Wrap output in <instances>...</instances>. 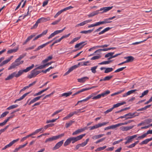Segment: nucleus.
Segmentation results:
<instances>
[{"label": "nucleus", "mask_w": 152, "mask_h": 152, "mask_svg": "<svg viewBox=\"0 0 152 152\" xmlns=\"http://www.w3.org/2000/svg\"><path fill=\"white\" fill-rule=\"evenodd\" d=\"M23 62V61H20L18 59H16L14 62L12 63L10 66L8 68L9 70L14 69L16 66H19L21 64H22Z\"/></svg>", "instance_id": "obj_1"}, {"label": "nucleus", "mask_w": 152, "mask_h": 152, "mask_svg": "<svg viewBox=\"0 0 152 152\" xmlns=\"http://www.w3.org/2000/svg\"><path fill=\"white\" fill-rule=\"evenodd\" d=\"M86 135V134H83L79 135L76 137H70V139L72 143H74L75 142L81 140Z\"/></svg>", "instance_id": "obj_2"}, {"label": "nucleus", "mask_w": 152, "mask_h": 152, "mask_svg": "<svg viewBox=\"0 0 152 152\" xmlns=\"http://www.w3.org/2000/svg\"><path fill=\"white\" fill-rule=\"evenodd\" d=\"M108 122H104L102 123H99L98 124H96L92 126H90L89 127L90 130L94 129L101 127L105 126L108 123Z\"/></svg>", "instance_id": "obj_3"}, {"label": "nucleus", "mask_w": 152, "mask_h": 152, "mask_svg": "<svg viewBox=\"0 0 152 152\" xmlns=\"http://www.w3.org/2000/svg\"><path fill=\"white\" fill-rule=\"evenodd\" d=\"M36 69H35L34 70H32L30 74H29L28 76V77L29 78H31L33 77H36L37 75L40 73L41 72L39 71H37L36 70Z\"/></svg>", "instance_id": "obj_4"}, {"label": "nucleus", "mask_w": 152, "mask_h": 152, "mask_svg": "<svg viewBox=\"0 0 152 152\" xmlns=\"http://www.w3.org/2000/svg\"><path fill=\"white\" fill-rule=\"evenodd\" d=\"M80 64L81 63H80V62L77 65H74L71 66L69 69L68 71L65 73L64 75H68L73 70L75 69H76L77 68L79 67V66L80 65Z\"/></svg>", "instance_id": "obj_5"}, {"label": "nucleus", "mask_w": 152, "mask_h": 152, "mask_svg": "<svg viewBox=\"0 0 152 152\" xmlns=\"http://www.w3.org/2000/svg\"><path fill=\"white\" fill-rule=\"evenodd\" d=\"M92 21L91 20H85L80 23L77 24L76 26L75 27H78L80 26H83L86 24L90 23Z\"/></svg>", "instance_id": "obj_6"}, {"label": "nucleus", "mask_w": 152, "mask_h": 152, "mask_svg": "<svg viewBox=\"0 0 152 152\" xmlns=\"http://www.w3.org/2000/svg\"><path fill=\"white\" fill-rule=\"evenodd\" d=\"M64 140H62L56 143L55 146L53 148V150H54L59 148L63 144L64 142Z\"/></svg>", "instance_id": "obj_7"}, {"label": "nucleus", "mask_w": 152, "mask_h": 152, "mask_svg": "<svg viewBox=\"0 0 152 152\" xmlns=\"http://www.w3.org/2000/svg\"><path fill=\"white\" fill-rule=\"evenodd\" d=\"M113 6L105 7L101 8L99 10L100 11H103L102 12V13H103L106 12L109 10H111L113 8Z\"/></svg>", "instance_id": "obj_8"}, {"label": "nucleus", "mask_w": 152, "mask_h": 152, "mask_svg": "<svg viewBox=\"0 0 152 152\" xmlns=\"http://www.w3.org/2000/svg\"><path fill=\"white\" fill-rule=\"evenodd\" d=\"M133 127V126H121L120 128V129L123 131H126L131 129Z\"/></svg>", "instance_id": "obj_9"}, {"label": "nucleus", "mask_w": 152, "mask_h": 152, "mask_svg": "<svg viewBox=\"0 0 152 152\" xmlns=\"http://www.w3.org/2000/svg\"><path fill=\"white\" fill-rule=\"evenodd\" d=\"M85 42H82L79 43L75 45V48H81L86 44V43H85Z\"/></svg>", "instance_id": "obj_10"}, {"label": "nucleus", "mask_w": 152, "mask_h": 152, "mask_svg": "<svg viewBox=\"0 0 152 152\" xmlns=\"http://www.w3.org/2000/svg\"><path fill=\"white\" fill-rule=\"evenodd\" d=\"M43 96V95L34 98L31 101L28 103V104L30 105L31 104L35 102L38 101L41 97H42Z\"/></svg>", "instance_id": "obj_11"}, {"label": "nucleus", "mask_w": 152, "mask_h": 152, "mask_svg": "<svg viewBox=\"0 0 152 152\" xmlns=\"http://www.w3.org/2000/svg\"><path fill=\"white\" fill-rule=\"evenodd\" d=\"M36 34L34 33L32 34V35H31L30 36H29L26 39V41L23 43V45H25L26 44L27 42L29 41L30 40H31L33 37L35 36L36 35Z\"/></svg>", "instance_id": "obj_12"}, {"label": "nucleus", "mask_w": 152, "mask_h": 152, "mask_svg": "<svg viewBox=\"0 0 152 152\" xmlns=\"http://www.w3.org/2000/svg\"><path fill=\"white\" fill-rule=\"evenodd\" d=\"M94 95V93H93L90 95H89L85 99H83L82 100L79 101L78 102V103H79L80 102H85L86 101L88 100H89L90 98L91 97H93Z\"/></svg>", "instance_id": "obj_13"}, {"label": "nucleus", "mask_w": 152, "mask_h": 152, "mask_svg": "<svg viewBox=\"0 0 152 152\" xmlns=\"http://www.w3.org/2000/svg\"><path fill=\"white\" fill-rule=\"evenodd\" d=\"M89 78L87 77H84L80 78H78L77 79L78 82L80 83L85 82Z\"/></svg>", "instance_id": "obj_14"}, {"label": "nucleus", "mask_w": 152, "mask_h": 152, "mask_svg": "<svg viewBox=\"0 0 152 152\" xmlns=\"http://www.w3.org/2000/svg\"><path fill=\"white\" fill-rule=\"evenodd\" d=\"M99 10H97L96 11H93L90 14L88 15V17H91L93 16H94L96 15H97L99 14Z\"/></svg>", "instance_id": "obj_15"}, {"label": "nucleus", "mask_w": 152, "mask_h": 152, "mask_svg": "<svg viewBox=\"0 0 152 152\" xmlns=\"http://www.w3.org/2000/svg\"><path fill=\"white\" fill-rule=\"evenodd\" d=\"M135 113H129L128 114H126V119L132 118L135 117L136 115H134Z\"/></svg>", "instance_id": "obj_16"}, {"label": "nucleus", "mask_w": 152, "mask_h": 152, "mask_svg": "<svg viewBox=\"0 0 152 152\" xmlns=\"http://www.w3.org/2000/svg\"><path fill=\"white\" fill-rule=\"evenodd\" d=\"M152 140V137L150 138L147 139L142 141L140 143V145H145L147 144L149 141Z\"/></svg>", "instance_id": "obj_17"}, {"label": "nucleus", "mask_w": 152, "mask_h": 152, "mask_svg": "<svg viewBox=\"0 0 152 152\" xmlns=\"http://www.w3.org/2000/svg\"><path fill=\"white\" fill-rule=\"evenodd\" d=\"M29 92H28L24 94L22 96L20 97L19 98L16 99L14 103H16L18 101H20L23 99L28 94H29Z\"/></svg>", "instance_id": "obj_18"}, {"label": "nucleus", "mask_w": 152, "mask_h": 152, "mask_svg": "<svg viewBox=\"0 0 152 152\" xmlns=\"http://www.w3.org/2000/svg\"><path fill=\"white\" fill-rule=\"evenodd\" d=\"M91 88H83V89H81L80 90V91H77L74 94H73V96L75 95H76L77 94H78L81 92H83L85 91H86L89 90V89H90Z\"/></svg>", "instance_id": "obj_19"}, {"label": "nucleus", "mask_w": 152, "mask_h": 152, "mask_svg": "<svg viewBox=\"0 0 152 152\" xmlns=\"http://www.w3.org/2000/svg\"><path fill=\"white\" fill-rule=\"evenodd\" d=\"M56 136H53L52 137L47 139L45 141V142H51L53 141L56 140Z\"/></svg>", "instance_id": "obj_20"}, {"label": "nucleus", "mask_w": 152, "mask_h": 152, "mask_svg": "<svg viewBox=\"0 0 152 152\" xmlns=\"http://www.w3.org/2000/svg\"><path fill=\"white\" fill-rule=\"evenodd\" d=\"M126 104V102H121L115 104H114L113 105V108L114 109L115 108L117 107H119L120 106L123 105L124 104Z\"/></svg>", "instance_id": "obj_21"}, {"label": "nucleus", "mask_w": 152, "mask_h": 152, "mask_svg": "<svg viewBox=\"0 0 152 152\" xmlns=\"http://www.w3.org/2000/svg\"><path fill=\"white\" fill-rule=\"evenodd\" d=\"M124 58L127 59L126 60L127 63L133 61L134 60V58L132 56H129L124 57Z\"/></svg>", "instance_id": "obj_22"}, {"label": "nucleus", "mask_w": 152, "mask_h": 152, "mask_svg": "<svg viewBox=\"0 0 152 152\" xmlns=\"http://www.w3.org/2000/svg\"><path fill=\"white\" fill-rule=\"evenodd\" d=\"M15 73L14 72L11 74L10 75H9L7 77L5 78V80H7L11 79L14 77H15Z\"/></svg>", "instance_id": "obj_23"}, {"label": "nucleus", "mask_w": 152, "mask_h": 152, "mask_svg": "<svg viewBox=\"0 0 152 152\" xmlns=\"http://www.w3.org/2000/svg\"><path fill=\"white\" fill-rule=\"evenodd\" d=\"M14 72L15 73V77H18L20 76L24 72L23 70H19L17 73L16 72Z\"/></svg>", "instance_id": "obj_24"}, {"label": "nucleus", "mask_w": 152, "mask_h": 152, "mask_svg": "<svg viewBox=\"0 0 152 152\" xmlns=\"http://www.w3.org/2000/svg\"><path fill=\"white\" fill-rule=\"evenodd\" d=\"M39 20L40 22H46L50 20V18L49 17H47V18L42 17L39 19Z\"/></svg>", "instance_id": "obj_25"}, {"label": "nucleus", "mask_w": 152, "mask_h": 152, "mask_svg": "<svg viewBox=\"0 0 152 152\" xmlns=\"http://www.w3.org/2000/svg\"><path fill=\"white\" fill-rule=\"evenodd\" d=\"M126 139H127L126 141L125 142V144H127L128 143L131 142L132 141V139L130 136L127 137L126 138Z\"/></svg>", "instance_id": "obj_26"}, {"label": "nucleus", "mask_w": 152, "mask_h": 152, "mask_svg": "<svg viewBox=\"0 0 152 152\" xmlns=\"http://www.w3.org/2000/svg\"><path fill=\"white\" fill-rule=\"evenodd\" d=\"M18 49V47H17L16 48L9 50L7 51V53L10 54L16 52L17 51Z\"/></svg>", "instance_id": "obj_27"}, {"label": "nucleus", "mask_w": 152, "mask_h": 152, "mask_svg": "<svg viewBox=\"0 0 152 152\" xmlns=\"http://www.w3.org/2000/svg\"><path fill=\"white\" fill-rule=\"evenodd\" d=\"M104 135H105V134H99L98 135H95V136H93L92 137V138L94 140H96V139H98V138H99L103 137V136H104Z\"/></svg>", "instance_id": "obj_28"}, {"label": "nucleus", "mask_w": 152, "mask_h": 152, "mask_svg": "<svg viewBox=\"0 0 152 152\" xmlns=\"http://www.w3.org/2000/svg\"><path fill=\"white\" fill-rule=\"evenodd\" d=\"M34 66V65L32 64L31 66L28 67L26 68V69L23 70L24 72H26L32 69Z\"/></svg>", "instance_id": "obj_29"}, {"label": "nucleus", "mask_w": 152, "mask_h": 152, "mask_svg": "<svg viewBox=\"0 0 152 152\" xmlns=\"http://www.w3.org/2000/svg\"><path fill=\"white\" fill-rule=\"evenodd\" d=\"M110 27H107L105 29H104L103 30L101 31V32H99V35H100L102 34H103L105 32L107 31H109L110 29Z\"/></svg>", "instance_id": "obj_30"}, {"label": "nucleus", "mask_w": 152, "mask_h": 152, "mask_svg": "<svg viewBox=\"0 0 152 152\" xmlns=\"http://www.w3.org/2000/svg\"><path fill=\"white\" fill-rule=\"evenodd\" d=\"M82 132H82L81 129H78L77 130H76L74 132H73L72 134V135H76L77 134H79V133H80Z\"/></svg>", "instance_id": "obj_31"}, {"label": "nucleus", "mask_w": 152, "mask_h": 152, "mask_svg": "<svg viewBox=\"0 0 152 152\" xmlns=\"http://www.w3.org/2000/svg\"><path fill=\"white\" fill-rule=\"evenodd\" d=\"M71 140L70 137L67 139L64 144V146H66L68 145L71 142Z\"/></svg>", "instance_id": "obj_32"}, {"label": "nucleus", "mask_w": 152, "mask_h": 152, "mask_svg": "<svg viewBox=\"0 0 152 152\" xmlns=\"http://www.w3.org/2000/svg\"><path fill=\"white\" fill-rule=\"evenodd\" d=\"M81 37H75L69 43V44H73L74 42H76Z\"/></svg>", "instance_id": "obj_33"}, {"label": "nucleus", "mask_w": 152, "mask_h": 152, "mask_svg": "<svg viewBox=\"0 0 152 152\" xmlns=\"http://www.w3.org/2000/svg\"><path fill=\"white\" fill-rule=\"evenodd\" d=\"M113 70V68L112 67L107 68H106L104 72L105 73H107L112 72Z\"/></svg>", "instance_id": "obj_34"}, {"label": "nucleus", "mask_w": 152, "mask_h": 152, "mask_svg": "<svg viewBox=\"0 0 152 152\" xmlns=\"http://www.w3.org/2000/svg\"><path fill=\"white\" fill-rule=\"evenodd\" d=\"M18 106L17 104H14L10 106L9 107L7 108V110H10L17 107Z\"/></svg>", "instance_id": "obj_35"}, {"label": "nucleus", "mask_w": 152, "mask_h": 152, "mask_svg": "<svg viewBox=\"0 0 152 152\" xmlns=\"http://www.w3.org/2000/svg\"><path fill=\"white\" fill-rule=\"evenodd\" d=\"M93 30V29H90L87 31H82L80 32V33L87 34L88 33H90Z\"/></svg>", "instance_id": "obj_36"}, {"label": "nucleus", "mask_w": 152, "mask_h": 152, "mask_svg": "<svg viewBox=\"0 0 152 152\" xmlns=\"http://www.w3.org/2000/svg\"><path fill=\"white\" fill-rule=\"evenodd\" d=\"M74 122V121H73L71 120L68 123H66L65 124L66 127V128H68L69 126H71Z\"/></svg>", "instance_id": "obj_37"}, {"label": "nucleus", "mask_w": 152, "mask_h": 152, "mask_svg": "<svg viewBox=\"0 0 152 152\" xmlns=\"http://www.w3.org/2000/svg\"><path fill=\"white\" fill-rule=\"evenodd\" d=\"M147 134H148L146 132L142 135L141 136L138 137L136 139L137 140L142 139L145 137Z\"/></svg>", "instance_id": "obj_38"}, {"label": "nucleus", "mask_w": 152, "mask_h": 152, "mask_svg": "<svg viewBox=\"0 0 152 152\" xmlns=\"http://www.w3.org/2000/svg\"><path fill=\"white\" fill-rule=\"evenodd\" d=\"M111 61H104L101 63H98L99 65H103L107 64H109L111 62Z\"/></svg>", "instance_id": "obj_39"}, {"label": "nucleus", "mask_w": 152, "mask_h": 152, "mask_svg": "<svg viewBox=\"0 0 152 152\" xmlns=\"http://www.w3.org/2000/svg\"><path fill=\"white\" fill-rule=\"evenodd\" d=\"M138 141L135 142L134 143L130 145L127 146V148H132L134 147L135 145H137L138 142Z\"/></svg>", "instance_id": "obj_40"}, {"label": "nucleus", "mask_w": 152, "mask_h": 152, "mask_svg": "<svg viewBox=\"0 0 152 152\" xmlns=\"http://www.w3.org/2000/svg\"><path fill=\"white\" fill-rule=\"evenodd\" d=\"M110 93V91L109 90H107V91H106L105 92H103L100 94L101 96H102V97H104L105 96L109 94Z\"/></svg>", "instance_id": "obj_41"}, {"label": "nucleus", "mask_w": 152, "mask_h": 152, "mask_svg": "<svg viewBox=\"0 0 152 152\" xmlns=\"http://www.w3.org/2000/svg\"><path fill=\"white\" fill-rule=\"evenodd\" d=\"M110 93V91L109 90H107V91H106L105 92H103L100 94L101 96H102V97H104L105 96L109 94Z\"/></svg>", "instance_id": "obj_42"}, {"label": "nucleus", "mask_w": 152, "mask_h": 152, "mask_svg": "<svg viewBox=\"0 0 152 152\" xmlns=\"http://www.w3.org/2000/svg\"><path fill=\"white\" fill-rule=\"evenodd\" d=\"M149 91L148 90H146L143 92L141 95L140 96V97L142 98L144 96L146 95L148 93Z\"/></svg>", "instance_id": "obj_43"}, {"label": "nucleus", "mask_w": 152, "mask_h": 152, "mask_svg": "<svg viewBox=\"0 0 152 152\" xmlns=\"http://www.w3.org/2000/svg\"><path fill=\"white\" fill-rule=\"evenodd\" d=\"M97 67V66L92 67L91 69V72L94 73H96V69Z\"/></svg>", "instance_id": "obj_44"}, {"label": "nucleus", "mask_w": 152, "mask_h": 152, "mask_svg": "<svg viewBox=\"0 0 152 152\" xmlns=\"http://www.w3.org/2000/svg\"><path fill=\"white\" fill-rule=\"evenodd\" d=\"M45 46H46V45H45V43H44V44H42V45H41L39 46H38V47L36 49H35L34 50V51H37L39 50L40 49H42V48H43Z\"/></svg>", "instance_id": "obj_45"}, {"label": "nucleus", "mask_w": 152, "mask_h": 152, "mask_svg": "<svg viewBox=\"0 0 152 152\" xmlns=\"http://www.w3.org/2000/svg\"><path fill=\"white\" fill-rule=\"evenodd\" d=\"M72 94V92H69L68 93H64L61 94V96H65L67 97L71 95Z\"/></svg>", "instance_id": "obj_46"}, {"label": "nucleus", "mask_w": 152, "mask_h": 152, "mask_svg": "<svg viewBox=\"0 0 152 152\" xmlns=\"http://www.w3.org/2000/svg\"><path fill=\"white\" fill-rule=\"evenodd\" d=\"M120 126L119 123L110 126V128L111 129H114L116 128L117 127Z\"/></svg>", "instance_id": "obj_47"}, {"label": "nucleus", "mask_w": 152, "mask_h": 152, "mask_svg": "<svg viewBox=\"0 0 152 152\" xmlns=\"http://www.w3.org/2000/svg\"><path fill=\"white\" fill-rule=\"evenodd\" d=\"M110 18L105 19L104 20V24L110 23L112 22Z\"/></svg>", "instance_id": "obj_48"}, {"label": "nucleus", "mask_w": 152, "mask_h": 152, "mask_svg": "<svg viewBox=\"0 0 152 152\" xmlns=\"http://www.w3.org/2000/svg\"><path fill=\"white\" fill-rule=\"evenodd\" d=\"M126 68V66H125L124 67H122L120 68L117 69L114 72L116 73L117 72H119L121 71H123L124 69Z\"/></svg>", "instance_id": "obj_49"}, {"label": "nucleus", "mask_w": 152, "mask_h": 152, "mask_svg": "<svg viewBox=\"0 0 152 152\" xmlns=\"http://www.w3.org/2000/svg\"><path fill=\"white\" fill-rule=\"evenodd\" d=\"M114 54V52H110L106 54L104 57L105 58H108V57H111L112 55Z\"/></svg>", "instance_id": "obj_50"}, {"label": "nucleus", "mask_w": 152, "mask_h": 152, "mask_svg": "<svg viewBox=\"0 0 152 152\" xmlns=\"http://www.w3.org/2000/svg\"><path fill=\"white\" fill-rule=\"evenodd\" d=\"M40 23V22L39 21V20L38 19L36 22L35 24L33 26V27L31 28V29L35 28H36L38 26V24Z\"/></svg>", "instance_id": "obj_51"}, {"label": "nucleus", "mask_w": 152, "mask_h": 152, "mask_svg": "<svg viewBox=\"0 0 152 152\" xmlns=\"http://www.w3.org/2000/svg\"><path fill=\"white\" fill-rule=\"evenodd\" d=\"M106 146H104L102 147L98 148L96 149V151H99L101 150H103L105 149L106 148Z\"/></svg>", "instance_id": "obj_52"}, {"label": "nucleus", "mask_w": 152, "mask_h": 152, "mask_svg": "<svg viewBox=\"0 0 152 152\" xmlns=\"http://www.w3.org/2000/svg\"><path fill=\"white\" fill-rule=\"evenodd\" d=\"M124 90H125V89H124L123 90H121V91H118L117 92H115V93L112 94L111 95V96H114V95H116L119 94H120L121 93L123 92L124 91Z\"/></svg>", "instance_id": "obj_53"}, {"label": "nucleus", "mask_w": 152, "mask_h": 152, "mask_svg": "<svg viewBox=\"0 0 152 152\" xmlns=\"http://www.w3.org/2000/svg\"><path fill=\"white\" fill-rule=\"evenodd\" d=\"M61 19L60 18L58 20H56L52 22L51 24L53 25L57 24L61 21Z\"/></svg>", "instance_id": "obj_54"}, {"label": "nucleus", "mask_w": 152, "mask_h": 152, "mask_svg": "<svg viewBox=\"0 0 152 152\" xmlns=\"http://www.w3.org/2000/svg\"><path fill=\"white\" fill-rule=\"evenodd\" d=\"M113 77V76L110 75L106 76L104 77L105 81L109 80L111 79Z\"/></svg>", "instance_id": "obj_55"}, {"label": "nucleus", "mask_w": 152, "mask_h": 152, "mask_svg": "<svg viewBox=\"0 0 152 152\" xmlns=\"http://www.w3.org/2000/svg\"><path fill=\"white\" fill-rule=\"evenodd\" d=\"M101 56L100 55H97L94 56L91 58V60H95L98 59L100 58Z\"/></svg>", "instance_id": "obj_56"}, {"label": "nucleus", "mask_w": 152, "mask_h": 152, "mask_svg": "<svg viewBox=\"0 0 152 152\" xmlns=\"http://www.w3.org/2000/svg\"><path fill=\"white\" fill-rule=\"evenodd\" d=\"M63 110V109L59 110H57L55 112H54L51 115L52 117H53L54 115H56V114H58L59 113L61 112Z\"/></svg>", "instance_id": "obj_57"}, {"label": "nucleus", "mask_w": 152, "mask_h": 152, "mask_svg": "<svg viewBox=\"0 0 152 152\" xmlns=\"http://www.w3.org/2000/svg\"><path fill=\"white\" fill-rule=\"evenodd\" d=\"M137 89H134L133 90H131L127 92V94L128 95H130V94L134 93V92L137 91Z\"/></svg>", "instance_id": "obj_58"}, {"label": "nucleus", "mask_w": 152, "mask_h": 152, "mask_svg": "<svg viewBox=\"0 0 152 152\" xmlns=\"http://www.w3.org/2000/svg\"><path fill=\"white\" fill-rule=\"evenodd\" d=\"M59 117H58V118L55 119H53L51 120H49L47 121L46 123H48L51 122H55L56 120H57L59 118Z\"/></svg>", "instance_id": "obj_59"}, {"label": "nucleus", "mask_w": 152, "mask_h": 152, "mask_svg": "<svg viewBox=\"0 0 152 152\" xmlns=\"http://www.w3.org/2000/svg\"><path fill=\"white\" fill-rule=\"evenodd\" d=\"M63 11L62 10H60L54 16V18H56L59 15H60L61 13Z\"/></svg>", "instance_id": "obj_60"}, {"label": "nucleus", "mask_w": 152, "mask_h": 152, "mask_svg": "<svg viewBox=\"0 0 152 152\" xmlns=\"http://www.w3.org/2000/svg\"><path fill=\"white\" fill-rule=\"evenodd\" d=\"M101 94H99L97 95L96 96L93 97L92 99H97L100 98L101 97Z\"/></svg>", "instance_id": "obj_61"}, {"label": "nucleus", "mask_w": 152, "mask_h": 152, "mask_svg": "<svg viewBox=\"0 0 152 152\" xmlns=\"http://www.w3.org/2000/svg\"><path fill=\"white\" fill-rule=\"evenodd\" d=\"M19 139L18 138L16 140H13L10 142V143L11 146H12L14 144L18 141L19 140Z\"/></svg>", "instance_id": "obj_62"}, {"label": "nucleus", "mask_w": 152, "mask_h": 152, "mask_svg": "<svg viewBox=\"0 0 152 152\" xmlns=\"http://www.w3.org/2000/svg\"><path fill=\"white\" fill-rule=\"evenodd\" d=\"M19 139L18 138L16 140H13L10 142V143L11 146H12L14 144L18 141L19 140Z\"/></svg>", "instance_id": "obj_63"}, {"label": "nucleus", "mask_w": 152, "mask_h": 152, "mask_svg": "<svg viewBox=\"0 0 152 152\" xmlns=\"http://www.w3.org/2000/svg\"><path fill=\"white\" fill-rule=\"evenodd\" d=\"M64 135V133L58 135L56 136V139L57 140L59 138H61L62 137H63Z\"/></svg>", "instance_id": "obj_64"}]
</instances>
